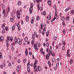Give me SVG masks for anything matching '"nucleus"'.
<instances>
[{
	"mask_svg": "<svg viewBox=\"0 0 74 74\" xmlns=\"http://www.w3.org/2000/svg\"><path fill=\"white\" fill-rule=\"evenodd\" d=\"M14 42H13V43L11 44V45L12 46H14V45L15 46V45L16 44V43L19 44V45H21L22 44V41H20V39L19 38H18L17 40V38L16 37H15L14 38Z\"/></svg>",
	"mask_w": 74,
	"mask_h": 74,
	"instance_id": "nucleus-1",
	"label": "nucleus"
},
{
	"mask_svg": "<svg viewBox=\"0 0 74 74\" xmlns=\"http://www.w3.org/2000/svg\"><path fill=\"white\" fill-rule=\"evenodd\" d=\"M9 12H10V7L9 6L8 7V11H6V12H5V10L4 9L3 10V14H4V15H8Z\"/></svg>",
	"mask_w": 74,
	"mask_h": 74,
	"instance_id": "nucleus-2",
	"label": "nucleus"
},
{
	"mask_svg": "<svg viewBox=\"0 0 74 74\" xmlns=\"http://www.w3.org/2000/svg\"><path fill=\"white\" fill-rule=\"evenodd\" d=\"M20 10H17V18L18 19V18H20V17L21 16V15H20Z\"/></svg>",
	"mask_w": 74,
	"mask_h": 74,
	"instance_id": "nucleus-3",
	"label": "nucleus"
},
{
	"mask_svg": "<svg viewBox=\"0 0 74 74\" xmlns=\"http://www.w3.org/2000/svg\"><path fill=\"white\" fill-rule=\"evenodd\" d=\"M37 60H35V61L34 63V69L35 70H36V67L37 66Z\"/></svg>",
	"mask_w": 74,
	"mask_h": 74,
	"instance_id": "nucleus-4",
	"label": "nucleus"
},
{
	"mask_svg": "<svg viewBox=\"0 0 74 74\" xmlns=\"http://www.w3.org/2000/svg\"><path fill=\"white\" fill-rule=\"evenodd\" d=\"M37 67L36 69V71L37 72L38 71H41V67L40 66H38Z\"/></svg>",
	"mask_w": 74,
	"mask_h": 74,
	"instance_id": "nucleus-5",
	"label": "nucleus"
},
{
	"mask_svg": "<svg viewBox=\"0 0 74 74\" xmlns=\"http://www.w3.org/2000/svg\"><path fill=\"white\" fill-rule=\"evenodd\" d=\"M49 54H47L46 56L47 60H48V59H49V56H50V55H51V52H49Z\"/></svg>",
	"mask_w": 74,
	"mask_h": 74,
	"instance_id": "nucleus-6",
	"label": "nucleus"
},
{
	"mask_svg": "<svg viewBox=\"0 0 74 74\" xmlns=\"http://www.w3.org/2000/svg\"><path fill=\"white\" fill-rule=\"evenodd\" d=\"M21 69V66L19 65L17 66V72H19V70Z\"/></svg>",
	"mask_w": 74,
	"mask_h": 74,
	"instance_id": "nucleus-7",
	"label": "nucleus"
},
{
	"mask_svg": "<svg viewBox=\"0 0 74 74\" xmlns=\"http://www.w3.org/2000/svg\"><path fill=\"white\" fill-rule=\"evenodd\" d=\"M49 51L50 52H50L51 53V54L52 56H55V53H52V51H51V50H50Z\"/></svg>",
	"mask_w": 74,
	"mask_h": 74,
	"instance_id": "nucleus-8",
	"label": "nucleus"
},
{
	"mask_svg": "<svg viewBox=\"0 0 74 74\" xmlns=\"http://www.w3.org/2000/svg\"><path fill=\"white\" fill-rule=\"evenodd\" d=\"M47 3L49 5V6H51V1L50 0H48Z\"/></svg>",
	"mask_w": 74,
	"mask_h": 74,
	"instance_id": "nucleus-9",
	"label": "nucleus"
},
{
	"mask_svg": "<svg viewBox=\"0 0 74 74\" xmlns=\"http://www.w3.org/2000/svg\"><path fill=\"white\" fill-rule=\"evenodd\" d=\"M32 10H33V9L32 8H30L29 9V11L30 12V14H32Z\"/></svg>",
	"mask_w": 74,
	"mask_h": 74,
	"instance_id": "nucleus-10",
	"label": "nucleus"
},
{
	"mask_svg": "<svg viewBox=\"0 0 74 74\" xmlns=\"http://www.w3.org/2000/svg\"><path fill=\"white\" fill-rule=\"evenodd\" d=\"M34 42V40L33 39V40L31 41V44H32V46H33V45Z\"/></svg>",
	"mask_w": 74,
	"mask_h": 74,
	"instance_id": "nucleus-11",
	"label": "nucleus"
},
{
	"mask_svg": "<svg viewBox=\"0 0 74 74\" xmlns=\"http://www.w3.org/2000/svg\"><path fill=\"white\" fill-rule=\"evenodd\" d=\"M11 14H12L11 15V16H14V15L15 14V12L14 11H13L11 13Z\"/></svg>",
	"mask_w": 74,
	"mask_h": 74,
	"instance_id": "nucleus-12",
	"label": "nucleus"
},
{
	"mask_svg": "<svg viewBox=\"0 0 74 74\" xmlns=\"http://www.w3.org/2000/svg\"><path fill=\"white\" fill-rule=\"evenodd\" d=\"M70 64H72L73 63V60L72 59H71L69 61Z\"/></svg>",
	"mask_w": 74,
	"mask_h": 74,
	"instance_id": "nucleus-13",
	"label": "nucleus"
},
{
	"mask_svg": "<svg viewBox=\"0 0 74 74\" xmlns=\"http://www.w3.org/2000/svg\"><path fill=\"white\" fill-rule=\"evenodd\" d=\"M15 25H13V26H12V31H14V29H15Z\"/></svg>",
	"mask_w": 74,
	"mask_h": 74,
	"instance_id": "nucleus-14",
	"label": "nucleus"
},
{
	"mask_svg": "<svg viewBox=\"0 0 74 74\" xmlns=\"http://www.w3.org/2000/svg\"><path fill=\"white\" fill-rule=\"evenodd\" d=\"M47 19H51V14H49L48 16H47Z\"/></svg>",
	"mask_w": 74,
	"mask_h": 74,
	"instance_id": "nucleus-15",
	"label": "nucleus"
},
{
	"mask_svg": "<svg viewBox=\"0 0 74 74\" xmlns=\"http://www.w3.org/2000/svg\"><path fill=\"white\" fill-rule=\"evenodd\" d=\"M62 44L64 45V46H65L66 45V42H65V41L64 40H63L62 42Z\"/></svg>",
	"mask_w": 74,
	"mask_h": 74,
	"instance_id": "nucleus-16",
	"label": "nucleus"
},
{
	"mask_svg": "<svg viewBox=\"0 0 74 74\" xmlns=\"http://www.w3.org/2000/svg\"><path fill=\"white\" fill-rule=\"evenodd\" d=\"M33 6H34L33 3H31V4L30 5V8H32V9H33Z\"/></svg>",
	"mask_w": 74,
	"mask_h": 74,
	"instance_id": "nucleus-17",
	"label": "nucleus"
},
{
	"mask_svg": "<svg viewBox=\"0 0 74 74\" xmlns=\"http://www.w3.org/2000/svg\"><path fill=\"white\" fill-rule=\"evenodd\" d=\"M4 40V37H0V41H3Z\"/></svg>",
	"mask_w": 74,
	"mask_h": 74,
	"instance_id": "nucleus-18",
	"label": "nucleus"
},
{
	"mask_svg": "<svg viewBox=\"0 0 74 74\" xmlns=\"http://www.w3.org/2000/svg\"><path fill=\"white\" fill-rule=\"evenodd\" d=\"M38 10H40V11H42V8L41 7H39L38 8Z\"/></svg>",
	"mask_w": 74,
	"mask_h": 74,
	"instance_id": "nucleus-19",
	"label": "nucleus"
},
{
	"mask_svg": "<svg viewBox=\"0 0 74 74\" xmlns=\"http://www.w3.org/2000/svg\"><path fill=\"white\" fill-rule=\"evenodd\" d=\"M35 35L34 34L32 35V40H34L35 39Z\"/></svg>",
	"mask_w": 74,
	"mask_h": 74,
	"instance_id": "nucleus-20",
	"label": "nucleus"
},
{
	"mask_svg": "<svg viewBox=\"0 0 74 74\" xmlns=\"http://www.w3.org/2000/svg\"><path fill=\"white\" fill-rule=\"evenodd\" d=\"M40 53H43V49L42 48L40 49Z\"/></svg>",
	"mask_w": 74,
	"mask_h": 74,
	"instance_id": "nucleus-21",
	"label": "nucleus"
},
{
	"mask_svg": "<svg viewBox=\"0 0 74 74\" xmlns=\"http://www.w3.org/2000/svg\"><path fill=\"white\" fill-rule=\"evenodd\" d=\"M48 64L49 65V67H51V62L50 61H49L48 62Z\"/></svg>",
	"mask_w": 74,
	"mask_h": 74,
	"instance_id": "nucleus-22",
	"label": "nucleus"
},
{
	"mask_svg": "<svg viewBox=\"0 0 74 74\" xmlns=\"http://www.w3.org/2000/svg\"><path fill=\"white\" fill-rule=\"evenodd\" d=\"M34 47V49H35V51H37L38 50V48H37V46L35 47Z\"/></svg>",
	"mask_w": 74,
	"mask_h": 74,
	"instance_id": "nucleus-23",
	"label": "nucleus"
},
{
	"mask_svg": "<svg viewBox=\"0 0 74 74\" xmlns=\"http://www.w3.org/2000/svg\"><path fill=\"white\" fill-rule=\"evenodd\" d=\"M0 58L2 59L3 58V56H2V54L1 52H0Z\"/></svg>",
	"mask_w": 74,
	"mask_h": 74,
	"instance_id": "nucleus-24",
	"label": "nucleus"
},
{
	"mask_svg": "<svg viewBox=\"0 0 74 74\" xmlns=\"http://www.w3.org/2000/svg\"><path fill=\"white\" fill-rule=\"evenodd\" d=\"M5 24L4 23L3 25H2V27L3 29H4V26H5Z\"/></svg>",
	"mask_w": 74,
	"mask_h": 74,
	"instance_id": "nucleus-25",
	"label": "nucleus"
},
{
	"mask_svg": "<svg viewBox=\"0 0 74 74\" xmlns=\"http://www.w3.org/2000/svg\"><path fill=\"white\" fill-rule=\"evenodd\" d=\"M46 32V30H45V28H43V33H45Z\"/></svg>",
	"mask_w": 74,
	"mask_h": 74,
	"instance_id": "nucleus-26",
	"label": "nucleus"
},
{
	"mask_svg": "<svg viewBox=\"0 0 74 74\" xmlns=\"http://www.w3.org/2000/svg\"><path fill=\"white\" fill-rule=\"evenodd\" d=\"M5 30H7V31H8L9 30V28H8V27H5Z\"/></svg>",
	"mask_w": 74,
	"mask_h": 74,
	"instance_id": "nucleus-27",
	"label": "nucleus"
},
{
	"mask_svg": "<svg viewBox=\"0 0 74 74\" xmlns=\"http://www.w3.org/2000/svg\"><path fill=\"white\" fill-rule=\"evenodd\" d=\"M31 23L33 24L34 23V19H32L31 21Z\"/></svg>",
	"mask_w": 74,
	"mask_h": 74,
	"instance_id": "nucleus-28",
	"label": "nucleus"
},
{
	"mask_svg": "<svg viewBox=\"0 0 74 74\" xmlns=\"http://www.w3.org/2000/svg\"><path fill=\"white\" fill-rule=\"evenodd\" d=\"M27 70L29 73H30V68L29 67L27 68Z\"/></svg>",
	"mask_w": 74,
	"mask_h": 74,
	"instance_id": "nucleus-29",
	"label": "nucleus"
},
{
	"mask_svg": "<svg viewBox=\"0 0 74 74\" xmlns=\"http://www.w3.org/2000/svg\"><path fill=\"white\" fill-rule=\"evenodd\" d=\"M62 33L64 34H66V32L65 31V30L63 29L62 30Z\"/></svg>",
	"mask_w": 74,
	"mask_h": 74,
	"instance_id": "nucleus-30",
	"label": "nucleus"
},
{
	"mask_svg": "<svg viewBox=\"0 0 74 74\" xmlns=\"http://www.w3.org/2000/svg\"><path fill=\"white\" fill-rule=\"evenodd\" d=\"M36 1L38 3H40V1H41V0H36Z\"/></svg>",
	"mask_w": 74,
	"mask_h": 74,
	"instance_id": "nucleus-31",
	"label": "nucleus"
},
{
	"mask_svg": "<svg viewBox=\"0 0 74 74\" xmlns=\"http://www.w3.org/2000/svg\"><path fill=\"white\" fill-rule=\"evenodd\" d=\"M21 1H18V5H19V6L21 5Z\"/></svg>",
	"mask_w": 74,
	"mask_h": 74,
	"instance_id": "nucleus-32",
	"label": "nucleus"
},
{
	"mask_svg": "<svg viewBox=\"0 0 74 74\" xmlns=\"http://www.w3.org/2000/svg\"><path fill=\"white\" fill-rule=\"evenodd\" d=\"M5 63L4 62L3 63V67H5Z\"/></svg>",
	"mask_w": 74,
	"mask_h": 74,
	"instance_id": "nucleus-33",
	"label": "nucleus"
},
{
	"mask_svg": "<svg viewBox=\"0 0 74 74\" xmlns=\"http://www.w3.org/2000/svg\"><path fill=\"white\" fill-rule=\"evenodd\" d=\"M10 41H11V42H12V40H13V38H12V37H10Z\"/></svg>",
	"mask_w": 74,
	"mask_h": 74,
	"instance_id": "nucleus-34",
	"label": "nucleus"
},
{
	"mask_svg": "<svg viewBox=\"0 0 74 74\" xmlns=\"http://www.w3.org/2000/svg\"><path fill=\"white\" fill-rule=\"evenodd\" d=\"M62 50H63V51H64L65 50V47H64L63 46L62 47Z\"/></svg>",
	"mask_w": 74,
	"mask_h": 74,
	"instance_id": "nucleus-35",
	"label": "nucleus"
},
{
	"mask_svg": "<svg viewBox=\"0 0 74 74\" xmlns=\"http://www.w3.org/2000/svg\"><path fill=\"white\" fill-rule=\"evenodd\" d=\"M28 40L27 37H26L25 38V40L26 42V41H27Z\"/></svg>",
	"mask_w": 74,
	"mask_h": 74,
	"instance_id": "nucleus-36",
	"label": "nucleus"
},
{
	"mask_svg": "<svg viewBox=\"0 0 74 74\" xmlns=\"http://www.w3.org/2000/svg\"><path fill=\"white\" fill-rule=\"evenodd\" d=\"M25 53L26 54V56H27L28 55V53L27 52V51H25Z\"/></svg>",
	"mask_w": 74,
	"mask_h": 74,
	"instance_id": "nucleus-37",
	"label": "nucleus"
},
{
	"mask_svg": "<svg viewBox=\"0 0 74 74\" xmlns=\"http://www.w3.org/2000/svg\"><path fill=\"white\" fill-rule=\"evenodd\" d=\"M69 8H66V9L65 10V12H66L67 11H69Z\"/></svg>",
	"mask_w": 74,
	"mask_h": 74,
	"instance_id": "nucleus-38",
	"label": "nucleus"
},
{
	"mask_svg": "<svg viewBox=\"0 0 74 74\" xmlns=\"http://www.w3.org/2000/svg\"><path fill=\"white\" fill-rule=\"evenodd\" d=\"M54 19H58V18H59V16H57L56 17L54 16Z\"/></svg>",
	"mask_w": 74,
	"mask_h": 74,
	"instance_id": "nucleus-39",
	"label": "nucleus"
},
{
	"mask_svg": "<svg viewBox=\"0 0 74 74\" xmlns=\"http://www.w3.org/2000/svg\"><path fill=\"white\" fill-rule=\"evenodd\" d=\"M59 62H58L56 64V66L57 67H58V66H59Z\"/></svg>",
	"mask_w": 74,
	"mask_h": 74,
	"instance_id": "nucleus-40",
	"label": "nucleus"
},
{
	"mask_svg": "<svg viewBox=\"0 0 74 74\" xmlns=\"http://www.w3.org/2000/svg\"><path fill=\"white\" fill-rule=\"evenodd\" d=\"M16 25L17 27H19V26H20V25H19V24L18 23H17L16 24Z\"/></svg>",
	"mask_w": 74,
	"mask_h": 74,
	"instance_id": "nucleus-41",
	"label": "nucleus"
},
{
	"mask_svg": "<svg viewBox=\"0 0 74 74\" xmlns=\"http://www.w3.org/2000/svg\"><path fill=\"white\" fill-rule=\"evenodd\" d=\"M30 64H29V63H28L27 64V67L29 68L30 67Z\"/></svg>",
	"mask_w": 74,
	"mask_h": 74,
	"instance_id": "nucleus-42",
	"label": "nucleus"
},
{
	"mask_svg": "<svg viewBox=\"0 0 74 74\" xmlns=\"http://www.w3.org/2000/svg\"><path fill=\"white\" fill-rule=\"evenodd\" d=\"M49 43L47 42L46 43V46L47 47H49Z\"/></svg>",
	"mask_w": 74,
	"mask_h": 74,
	"instance_id": "nucleus-43",
	"label": "nucleus"
},
{
	"mask_svg": "<svg viewBox=\"0 0 74 74\" xmlns=\"http://www.w3.org/2000/svg\"><path fill=\"white\" fill-rule=\"evenodd\" d=\"M53 39L54 40H55V41H56V39H57V38L56 36H54V37Z\"/></svg>",
	"mask_w": 74,
	"mask_h": 74,
	"instance_id": "nucleus-44",
	"label": "nucleus"
},
{
	"mask_svg": "<svg viewBox=\"0 0 74 74\" xmlns=\"http://www.w3.org/2000/svg\"><path fill=\"white\" fill-rule=\"evenodd\" d=\"M5 15L3 16V18L5 19L6 18V17H7V14H4Z\"/></svg>",
	"mask_w": 74,
	"mask_h": 74,
	"instance_id": "nucleus-45",
	"label": "nucleus"
},
{
	"mask_svg": "<svg viewBox=\"0 0 74 74\" xmlns=\"http://www.w3.org/2000/svg\"><path fill=\"white\" fill-rule=\"evenodd\" d=\"M24 63H26V59L25 58L24 60Z\"/></svg>",
	"mask_w": 74,
	"mask_h": 74,
	"instance_id": "nucleus-46",
	"label": "nucleus"
},
{
	"mask_svg": "<svg viewBox=\"0 0 74 74\" xmlns=\"http://www.w3.org/2000/svg\"><path fill=\"white\" fill-rule=\"evenodd\" d=\"M52 62H55V58H53L52 59Z\"/></svg>",
	"mask_w": 74,
	"mask_h": 74,
	"instance_id": "nucleus-47",
	"label": "nucleus"
},
{
	"mask_svg": "<svg viewBox=\"0 0 74 74\" xmlns=\"http://www.w3.org/2000/svg\"><path fill=\"white\" fill-rule=\"evenodd\" d=\"M3 33H4L5 32V29H3Z\"/></svg>",
	"mask_w": 74,
	"mask_h": 74,
	"instance_id": "nucleus-48",
	"label": "nucleus"
},
{
	"mask_svg": "<svg viewBox=\"0 0 74 74\" xmlns=\"http://www.w3.org/2000/svg\"><path fill=\"white\" fill-rule=\"evenodd\" d=\"M37 47V43H35L34 45V47Z\"/></svg>",
	"mask_w": 74,
	"mask_h": 74,
	"instance_id": "nucleus-49",
	"label": "nucleus"
},
{
	"mask_svg": "<svg viewBox=\"0 0 74 74\" xmlns=\"http://www.w3.org/2000/svg\"><path fill=\"white\" fill-rule=\"evenodd\" d=\"M9 43L7 42V45H6L7 47H8L9 46Z\"/></svg>",
	"mask_w": 74,
	"mask_h": 74,
	"instance_id": "nucleus-50",
	"label": "nucleus"
},
{
	"mask_svg": "<svg viewBox=\"0 0 74 74\" xmlns=\"http://www.w3.org/2000/svg\"><path fill=\"white\" fill-rule=\"evenodd\" d=\"M46 14V12L45 11H44L43 12L44 15H45Z\"/></svg>",
	"mask_w": 74,
	"mask_h": 74,
	"instance_id": "nucleus-51",
	"label": "nucleus"
},
{
	"mask_svg": "<svg viewBox=\"0 0 74 74\" xmlns=\"http://www.w3.org/2000/svg\"><path fill=\"white\" fill-rule=\"evenodd\" d=\"M53 8L54 9H56V5H54L53 6Z\"/></svg>",
	"mask_w": 74,
	"mask_h": 74,
	"instance_id": "nucleus-52",
	"label": "nucleus"
},
{
	"mask_svg": "<svg viewBox=\"0 0 74 74\" xmlns=\"http://www.w3.org/2000/svg\"><path fill=\"white\" fill-rule=\"evenodd\" d=\"M62 25H65V22L63 21L62 23Z\"/></svg>",
	"mask_w": 74,
	"mask_h": 74,
	"instance_id": "nucleus-53",
	"label": "nucleus"
},
{
	"mask_svg": "<svg viewBox=\"0 0 74 74\" xmlns=\"http://www.w3.org/2000/svg\"><path fill=\"white\" fill-rule=\"evenodd\" d=\"M57 14H58V12H56L55 14V16H56V15H57Z\"/></svg>",
	"mask_w": 74,
	"mask_h": 74,
	"instance_id": "nucleus-54",
	"label": "nucleus"
},
{
	"mask_svg": "<svg viewBox=\"0 0 74 74\" xmlns=\"http://www.w3.org/2000/svg\"><path fill=\"white\" fill-rule=\"evenodd\" d=\"M71 12L72 14H73V13H74V10H72Z\"/></svg>",
	"mask_w": 74,
	"mask_h": 74,
	"instance_id": "nucleus-55",
	"label": "nucleus"
},
{
	"mask_svg": "<svg viewBox=\"0 0 74 74\" xmlns=\"http://www.w3.org/2000/svg\"><path fill=\"white\" fill-rule=\"evenodd\" d=\"M32 52H29V55H32Z\"/></svg>",
	"mask_w": 74,
	"mask_h": 74,
	"instance_id": "nucleus-56",
	"label": "nucleus"
},
{
	"mask_svg": "<svg viewBox=\"0 0 74 74\" xmlns=\"http://www.w3.org/2000/svg\"><path fill=\"white\" fill-rule=\"evenodd\" d=\"M21 25H23V20H21Z\"/></svg>",
	"mask_w": 74,
	"mask_h": 74,
	"instance_id": "nucleus-57",
	"label": "nucleus"
},
{
	"mask_svg": "<svg viewBox=\"0 0 74 74\" xmlns=\"http://www.w3.org/2000/svg\"><path fill=\"white\" fill-rule=\"evenodd\" d=\"M12 50H14V47L12 46L11 47Z\"/></svg>",
	"mask_w": 74,
	"mask_h": 74,
	"instance_id": "nucleus-58",
	"label": "nucleus"
},
{
	"mask_svg": "<svg viewBox=\"0 0 74 74\" xmlns=\"http://www.w3.org/2000/svg\"><path fill=\"white\" fill-rule=\"evenodd\" d=\"M55 70H57V67H56L55 66L54 68Z\"/></svg>",
	"mask_w": 74,
	"mask_h": 74,
	"instance_id": "nucleus-59",
	"label": "nucleus"
},
{
	"mask_svg": "<svg viewBox=\"0 0 74 74\" xmlns=\"http://www.w3.org/2000/svg\"><path fill=\"white\" fill-rule=\"evenodd\" d=\"M10 20L11 22H13L14 21V19H10Z\"/></svg>",
	"mask_w": 74,
	"mask_h": 74,
	"instance_id": "nucleus-60",
	"label": "nucleus"
},
{
	"mask_svg": "<svg viewBox=\"0 0 74 74\" xmlns=\"http://www.w3.org/2000/svg\"><path fill=\"white\" fill-rule=\"evenodd\" d=\"M39 4H40V3H38L37 4V6L38 7H38H39Z\"/></svg>",
	"mask_w": 74,
	"mask_h": 74,
	"instance_id": "nucleus-61",
	"label": "nucleus"
},
{
	"mask_svg": "<svg viewBox=\"0 0 74 74\" xmlns=\"http://www.w3.org/2000/svg\"><path fill=\"white\" fill-rule=\"evenodd\" d=\"M2 8H4V7H5V5H2Z\"/></svg>",
	"mask_w": 74,
	"mask_h": 74,
	"instance_id": "nucleus-62",
	"label": "nucleus"
},
{
	"mask_svg": "<svg viewBox=\"0 0 74 74\" xmlns=\"http://www.w3.org/2000/svg\"><path fill=\"white\" fill-rule=\"evenodd\" d=\"M25 20L26 22H28L29 20V19H25Z\"/></svg>",
	"mask_w": 74,
	"mask_h": 74,
	"instance_id": "nucleus-63",
	"label": "nucleus"
},
{
	"mask_svg": "<svg viewBox=\"0 0 74 74\" xmlns=\"http://www.w3.org/2000/svg\"><path fill=\"white\" fill-rule=\"evenodd\" d=\"M9 66H10V67H11V63H10L9 64Z\"/></svg>",
	"mask_w": 74,
	"mask_h": 74,
	"instance_id": "nucleus-64",
	"label": "nucleus"
}]
</instances>
